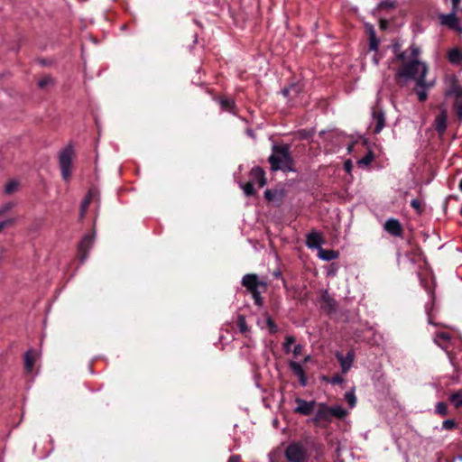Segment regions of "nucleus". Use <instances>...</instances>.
Instances as JSON below:
<instances>
[{
    "label": "nucleus",
    "mask_w": 462,
    "mask_h": 462,
    "mask_svg": "<svg viewBox=\"0 0 462 462\" xmlns=\"http://www.w3.org/2000/svg\"><path fill=\"white\" fill-rule=\"evenodd\" d=\"M420 51L414 44L410 47V55L405 62H402L395 73V79L399 86L403 87L410 80L415 81L414 90L420 102L428 97L427 90L433 84L426 82V75L428 73V66L426 63L419 60Z\"/></svg>",
    "instance_id": "1"
},
{
    "label": "nucleus",
    "mask_w": 462,
    "mask_h": 462,
    "mask_svg": "<svg viewBox=\"0 0 462 462\" xmlns=\"http://www.w3.org/2000/svg\"><path fill=\"white\" fill-rule=\"evenodd\" d=\"M288 146H273V154L269 157L272 171H292V160Z\"/></svg>",
    "instance_id": "2"
},
{
    "label": "nucleus",
    "mask_w": 462,
    "mask_h": 462,
    "mask_svg": "<svg viewBox=\"0 0 462 462\" xmlns=\"http://www.w3.org/2000/svg\"><path fill=\"white\" fill-rule=\"evenodd\" d=\"M320 135L323 142L334 144H367L366 139L362 136H359V139H354L352 135H346L337 129L321 131Z\"/></svg>",
    "instance_id": "3"
},
{
    "label": "nucleus",
    "mask_w": 462,
    "mask_h": 462,
    "mask_svg": "<svg viewBox=\"0 0 462 462\" xmlns=\"http://www.w3.org/2000/svg\"><path fill=\"white\" fill-rule=\"evenodd\" d=\"M266 184V178L263 170L258 166L254 167L249 175V181L246 183L239 182L240 188L245 196H253L255 194L254 186L263 188Z\"/></svg>",
    "instance_id": "4"
},
{
    "label": "nucleus",
    "mask_w": 462,
    "mask_h": 462,
    "mask_svg": "<svg viewBox=\"0 0 462 462\" xmlns=\"http://www.w3.org/2000/svg\"><path fill=\"white\" fill-rule=\"evenodd\" d=\"M284 455L288 462H306L309 457L306 446L300 442L291 443Z\"/></svg>",
    "instance_id": "5"
},
{
    "label": "nucleus",
    "mask_w": 462,
    "mask_h": 462,
    "mask_svg": "<svg viewBox=\"0 0 462 462\" xmlns=\"http://www.w3.org/2000/svg\"><path fill=\"white\" fill-rule=\"evenodd\" d=\"M75 153L71 146L61 150L59 153V162L61 171V176L64 180H69L71 176V165Z\"/></svg>",
    "instance_id": "6"
},
{
    "label": "nucleus",
    "mask_w": 462,
    "mask_h": 462,
    "mask_svg": "<svg viewBox=\"0 0 462 462\" xmlns=\"http://www.w3.org/2000/svg\"><path fill=\"white\" fill-rule=\"evenodd\" d=\"M385 125L384 113L379 107H374L372 110V120L370 123V129L374 134H378L382 131Z\"/></svg>",
    "instance_id": "7"
},
{
    "label": "nucleus",
    "mask_w": 462,
    "mask_h": 462,
    "mask_svg": "<svg viewBox=\"0 0 462 462\" xmlns=\"http://www.w3.org/2000/svg\"><path fill=\"white\" fill-rule=\"evenodd\" d=\"M457 10H453L449 14H442L439 15L440 23L456 32H462V26L459 19L456 16Z\"/></svg>",
    "instance_id": "8"
},
{
    "label": "nucleus",
    "mask_w": 462,
    "mask_h": 462,
    "mask_svg": "<svg viewBox=\"0 0 462 462\" xmlns=\"http://www.w3.org/2000/svg\"><path fill=\"white\" fill-rule=\"evenodd\" d=\"M94 236V234L84 236L79 245V257L81 263L86 261L88 253L93 245Z\"/></svg>",
    "instance_id": "9"
},
{
    "label": "nucleus",
    "mask_w": 462,
    "mask_h": 462,
    "mask_svg": "<svg viewBox=\"0 0 462 462\" xmlns=\"http://www.w3.org/2000/svg\"><path fill=\"white\" fill-rule=\"evenodd\" d=\"M384 230L393 236L401 237L402 236V225L395 218H390L385 222Z\"/></svg>",
    "instance_id": "10"
},
{
    "label": "nucleus",
    "mask_w": 462,
    "mask_h": 462,
    "mask_svg": "<svg viewBox=\"0 0 462 462\" xmlns=\"http://www.w3.org/2000/svg\"><path fill=\"white\" fill-rule=\"evenodd\" d=\"M297 407L295 408V412L302 414V415H310L313 412L314 407L316 405L315 402H307L302 399H296Z\"/></svg>",
    "instance_id": "11"
},
{
    "label": "nucleus",
    "mask_w": 462,
    "mask_h": 462,
    "mask_svg": "<svg viewBox=\"0 0 462 462\" xmlns=\"http://www.w3.org/2000/svg\"><path fill=\"white\" fill-rule=\"evenodd\" d=\"M289 366L292 373L299 378L300 384L305 386L307 384V377L302 365L295 361H290Z\"/></svg>",
    "instance_id": "12"
},
{
    "label": "nucleus",
    "mask_w": 462,
    "mask_h": 462,
    "mask_svg": "<svg viewBox=\"0 0 462 462\" xmlns=\"http://www.w3.org/2000/svg\"><path fill=\"white\" fill-rule=\"evenodd\" d=\"M336 356L340 363L342 372L346 373L352 366L355 357L354 352L349 351L346 356L337 352Z\"/></svg>",
    "instance_id": "13"
},
{
    "label": "nucleus",
    "mask_w": 462,
    "mask_h": 462,
    "mask_svg": "<svg viewBox=\"0 0 462 462\" xmlns=\"http://www.w3.org/2000/svg\"><path fill=\"white\" fill-rule=\"evenodd\" d=\"M306 244L309 248H316L319 250L322 247L321 245L324 244V239L319 233L313 231L307 236Z\"/></svg>",
    "instance_id": "14"
},
{
    "label": "nucleus",
    "mask_w": 462,
    "mask_h": 462,
    "mask_svg": "<svg viewBox=\"0 0 462 462\" xmlns=\"http://www.w3.org/2000/svg\"><path fill=\"white\" fill-rule=\"evenodd\" d=\"M329 407H328L324 403L319 404V409L316 412L315 418L313 419L314 422H319V421H330L331 420V415L329 412Z\"/></svg>",
    "instance_id": "15"
},
{
    "label": "nucleus",
    "mask_w": 462,
    "mask_h": 462,
    "mask_svg": "<svg viewBox=\"0 0 462 462\" xmlns=\"http://www.w3.org/2000/svg\"><path fill=\"white\" fill-rule=\"evenodd\" d=\"M402 43L396 41L392 44V51L397 60L405 62L410 55V49L408 51H402Z\"/></svg>",
    "instance_id": "16"
},
{
    "label": "nucleus",
    "mask_w": 462,
    "mask_h": 462,
    "mask_svg": "<svg viewBox=\"0 0 462 462\" xmlns=\"http://www.w3.org/2000/svg\"><path fill=\"white\" fill-rule=\"evenodd\" d=\"M447 118L448 116L446 110H441L440 113L435 118L434 126L439 134H442L446 130Z\"/></svg>",
    "instance_id": "17"
},
{
    "label": "nucleus",
    "mask_w": 462,
    "mask_h": 462,
    "mask_svg": "<svg viewBox=\"0 0 462 462\" xmlns=\"http://www.w3.org/2000/svg\"><path fill=\"white\" fill-rule=\"evenodd\" d=\"M242 284L252 292L257 290L258 278L255 274H245L242 279Z\"/></svg>",
    "instance_id": "18"
},
{
    "label": "nucleus",
    "mask_w": 462,
    "mask_h": 462,
    "mask_svg": "<svg viewBox=\"0 0 462 462\" xmlns=\"http://www.w3.org/2000/svg\"><path fill=\"white\" fill-rule=\"evenodd\" d=\"M321 301L322 308L327 310L328 311H332L336 310L337 303L335 300L329 295V293L325 291L321 294Z\"/></svg>",
    "instance_id": "19"
},
{
    "label": "nucleus",
    "mask_w": 462,
    "mask_h": 462,
    "mask_svg": "<svg viewBox=\"0 0 462 462\" xmlns=\"http://www.w3.org/2000/svg\"><path fill=\"white\" fill-rule=\"evenodd\" d=\"M450 340V335L447 332H438L434 337V342L442 349H447Z\"/></svg>",
    "instance_id": "20"
},
{
    "label": "nucleus",
    "mask_w": 462,
    "mask_h": 462,
    "mask_svg": "<svg viewBox=\"0 0 462 462\" xmlns=\"http://www.w3.org/2000/svg\"><path fill=\"white\" fill-rule=\"evenodd\" d=\"M36 357L37 354L34 350H29L25 353L24 366L28 373H31L32 371Z\"/></svg>",
    "instance_id": "21"
},
{
    "label": "nucleus",
    "mask_w": 462,
    "mask_h": 462,
    "mask_svg": "<svg viewBox=\"0 0 462 462\" xmlns=\"http://www.w3.org/2000/svg\"><path fill=\"white\" fill-rule=\"evenodd\" d=\"M318 256L319 259L324 261L335 260L338 257V253L334 250H328L320 247L318 250Z\"/></svg>",
    "instance_id": "22"
},
{
    "label": "nucleus",
    "mask_w": 462,
    "mask_h": 462,
    "mask_svg": "<svg viewBox=\"0 0 462 462\" xmlns=\"http://www.w3.org/2000/svg\"><path fill=\"white\" fill-rule=\"evenodd\" d=\"M448 96H455L456 98L462 99V86L457 84L455 81L452 82L449 88L447 91Z\"/></svg>",
    "instance_id": "23"
},
{
    "label": "nucleus",
    "mask_w": 462,
    "mask_h": 462,
    "mask_svg": "<svg viewBox=\"0 0 462 462\" xmlns=\"http://www.w3.org/2000/svg\"><path fill=\"white\" fill-rule=\"evenodd\" d=\"M448 60L453 64H458L462 60V53L458 49H453L448 51Z\"/></svg>",
    "instance_id": "24"
},
{
    "label": "nucleus",
    "mask_w": 462,
    "mask_h": 462,
    "mask_svg": "<svg viewBox=\"0 0 462 462\" xmlns=\"http://www.w3.org/2000/svg\"><path fill=\"white\" fill-rule=\"evenodd\" d=\"M329 410H330L329 412H330L331 418L332 417L343 418L346 414V410L340 405L329 407Z\"/></svg>",
    "instance_id": "25"
},
{
    "label": "nucleus",
    "mask_w": 462,
    "mask_h": 462,
    "mask_svg": "<svg viewBox=\"0 0 462 462\" xmlns=\"http://www.w3.org/2000/svg\"><path fill=\"white\" fill-rule=\"evenodd\" d=\"M450 402L454 404L455 407L458 408L462 406V392H457L450 395Z\"/></svg>",
    "instance_id": "26"
},
{
    "label": "nucleus",
    "mask_w": 462,
    "mask_h": 462,
    "mask_svg": "<svg viewBox=\"0 0 462 462\" xmlns=\"http://www.w3.org/2000/svg\"><path fill=\"white\" fill-rule=\"evenodd\" d=\"M19 187V182L17 180H10L6 185H5V192L6 194H12L14 192H15L17 190Z\"/></svg>",
    "instance_id": "27"
},
{
    "label": "nucleus",
    "mask_w": 462,
    "mask_h": 462,
    "mask_svg": "<svg viewBox=\"0 0 462 462\" xmlns=\"http://www.w3.org/2000/svg\"><path fill=\"white\" fill-rule=\"evenodd\" d=\"M237 327L241 333L245 334L248 331V327L246 324L245 318L243 315H239L237 317Z\"/></svg>",
    "instance_id": "28"
},
{
    "label": "nucleus",
    "mask_w": 462,
    "mask_h": 462,
    "mask_svg": "<svg viewBox=\"0 0 462 462\" xmlns=\"http://www.w3.org/2000/svg\"><path fill=\"white\" fill-rule=\"evenodd\" d=\"M374 160V154L372 152H368L365 156L357 161L359 166H368Z\"/></svg>",
    "instance_id": "29"
},
{
    "label": "nucleus",
    "mask_w": 462,
    "mask_h": 462,
    "mask_svg": "<svg viewBox=\"0 0 462 462\" xmlns=\"http://www.w3.org/2000/svg\"><path fill=\"white\" fill-rule=\"evenodd\" d=\"M454 108L458 120H462V99L456 98L454 102Z\"/></svg>",
    "instance_id": "30"
},
{
    "label": "nucleus",
    "mask_w": 462,
    "mask_h": 462,
    "mask_svg": "<svg viewBox=\"0 0 462 462\" xmlns=\"http://www.w3.org/2000/svg\"><path fill=\"white\" fill-rule=\"evenodd\" d=\"M295 343V337H292V336H287L285 337V341L283 343V349L286 353H290L291 351V346L292 344Z\"/></svg>",
    "instance_id": "31"
},
{
    "label": "nucleus",
    "mask_w": 462,
    "mask_h": 462,
    "mask_svg": "<svg viewBox=\"0 0 462 462\" xmlns=\"http://www.w3.org/2000/svg\"><path fill=\"white\" fill-rule=\"evenodd\" d=\"M345 399L346 402L353 408L356 405V398L354 392H348L345 394Z\"/></svg>",
    "instance_id": "32"
},
{
    "label": "nucleus",
    "mask_w": 462,
    "mask_h": 462,
    "mask_svg": "<svg viewBox=\"0 0 462 462\" xmlns=\"http://www.w3.org/2000/svg\"><path fill=\"white\" fill-rule=\"evenodd\" d=\"M436 412L442 415V416H445L448 414V407H447V404L445 402H438L437 405H436Z\"/></svg>",
    "instance_id": "33"
},
{
    "label": "nucleus",
    "mask_w": 462,
    "mask_h": 462,
    "mask_svg": "<svg viewBox=\"0 0 462 462\" xmlns=\"http://www.w3.org/2000/svg\"><path fill=\"white\" fill-rule=\"evenodd\" d=\"M312 134L310 131L301 130L296 134L297 140H309V137Z\"/></svg>",
    "instance_id": "34"
},
{
    "label": "nucleus",
    "mask_w": 462,
    "mask_h": 462,
    "mask_svg": "<svg viewBox=\"0 0 462 462\" xmlns=\"http://www.w3.org/2000/svg\"><path fill=\"white\" fill-rule=\"evenodd\" d=\"M379 46V40L376 37L369 38V50L377 51Z\"/></svg>",
    "instance_id": "35"
},
{
    "label": "nucleus",
    "mask_w": 462,
    "mask_h": 462,
    "mask_svg": "<svg viewBox=\"0 0 462 462\" xmlns=\"http://www.w3.org/2000/svg\"><path fill=\"white\" fill-rule=\"evenodd\" d=\"M89 203H90V194H88V197L81 203V210H80L81 217H83L85 215Z\"/></svg>",
    "instance_id": "36"
},
{
    "label": "nucleus",
    "mask_w": 462,
    "mask_h": 462,
    "mask_svg": "<svg viewBox=\"0 0 462 462\" xmlns=\"http://www.w3.org/2000/svg\"><path fill=\"white\" fill-rule=\"evenodd\" d=\"M52 82H53V80L51 77H45V78L42 79L41 80H39L38 86L41 88H43L47 87L48 85L52 84Z\"/></svg>",
    "instance_id": "37"
},
{
    "label": "nucleus",
    "mask_w": 462,
    "mask_h": 462,
    "mask_svg": "<svg viewBox=\"0 0 462 462\" xmlns=\"http://www.w3.org/2000/svg\"><path fill=\"white\" fill-rule=\"evenodd\" d=\"M14 207V203L7 202L2 206H0V216L5 214V212L11 210Z\"/></svg>",
    "instance_id": "38"
},
{
    "label": "nucleus",
    "mask_w": 462,
    "mask_h": 462,
    "mask_svg": "<svg viewBox=\"0 0 462 462\" xmlns=\"http://www.w3.org/2000/svg\"><path fill=\"white\" fill-rule=\"evenodd\" d=\"M411 206L418 212L422 211L421 202L418 199H414L411 201Z\"/></svg>",
    "instance_id": "39"
},
{
    "label": "nucleus",
    "mask_w": 462,
    "mask_h": 462,
    "mask_svg": "<svg viewBox=\"0 0 462 462\" xmlns=\"http://www.w3.org/2000/svg\"><path fill=\"white\" fill-rule=\"evenodd\" d=\"M251 293H252L253 298L254 300V303L256 305H258V306H261L262 305V297L260 295V292H259L258 289L254 291H252Z\"/></svg>",
    "instance_id": "40"
},
{
    "label": "nucleus",
    "mask_w": 462,
    "mask_h": 462,
    "mask_svg": "<svg viewBox=\"0 0 462 462\" xmlns=\"http://www.w3.org/2000/svg\"><path fill=\"white\" fill-rule=\"evenodd\" d=\"M456 423L453 420H446L442 423V428L445 430H451L455 428Z\"/></svg>",
    "instance_id": "41"
},
{
    "label": "nucleus",
    "mask_w": 462,
    "mask_h": 462,
    "mask_svg": "<svg viewBox=\"0 0 462 462\" xmlns=\"http://www.w3.org/2000/svg\"><path fill=\"white\" fill-rule=\"evenodd\" d=\"M220 104H221V106L226 110H230L233 106V101L230 99H222Z\"/></svg>",
    "instance_id": "42"
},
{
    "label": "nucleus",
    "mask_w": 462,
    "mask_h": 462,
    "mask_svg": "<svg viewBox=\"0 0 462 462\" xmlns=\"http://www.w3.org/2000/svg\"><path fill=\"white\" fill-rule=\"evenodd\" d=\"M329 383L332 384H339L344 383V378L339 374H335L331 379H329Z\"/></svg>",
    "instance_id": "43"
},
{
    "label": "nucleus",
    "mask_w": 462,
    "mask_h": 462,
    "mask_svg": "<svg viewBox=\"0 0 462 462\" xmlns=\"http://www.w3.org/2000/svg\"><path fill=\"white\" fill-rule=\"evenodd\" d=\"M380 8H393L394 7V2L383 0L379 4Z\"/></svg>",
    "instance_id": "44"
},
{
    "label": "nucleus",
    "mask_w": 462,
    "mask_h": 462,
    "mask_svg": "<svg viewBox=\"0 0 462 462\" xmlns=\"http://www.w3.org/2000/svg\"><path fill=\"white\" fill-rule=\"evenodd\" d=\"M352 168H353V163L350 160H346L345 162H344V169L345 171L347 172V173H351V171H352Z\"/></svg>",
    "instance_id": "45"
},
{
    "label": "nucleus",
    "mask_w": 462,
    "mask_h": 462,
    "mask_svg": "<svg viewBox=\"0 0 462 462\" xmlns=\"http://www.w3.org/2000/svg\"><path fill=\"white\" fill-rule=\"evenodd\" d=\"M267 324H268V327H269L270 331L272 333L276 332V330H277L276 325L274 324V322L272 320L271 318L267 319Z\"/></svg>",
    "instance_id": "46"
},
{
    "label": "nucleus",
    "mask_w": 462,
    "mask_h": 462,
    "mask_svg": "<svg viewBox=\"0 0 462 462\" xmlns=\"http://www.w3.org/2000/svg\"><path fill=\"white\" fill-rule=\"evenodd\" d=\"M302 349H303V346L300 345V344H298L294 346V349H293V355L294 356H298L301 354L302 352Z\"/></svg>",
    "instance_id": "47"
},
{
    "label": "nucleus",
    "mask_w": 462,
    "mask_h": 462,
    "mask_svg": "<svg viewBox=\"0 0 462 462\" xmlns=\"http://www.w3.org/2000/svg\"><path fill=\"white\" fill-rule=\"evenodd\" d=\"M12 223H13V219H8V220L0 222V231L2 229H4L5 227H6L7 226H10Z\"/></svg>",
    "instance_id": "48"
},
{
    "label": "nucleus",
    "mask_w": 462,
    "mask_h": 462,
    "mask_svg": "<svg viewBox=\"0 0 462 462\" xmlns=\"http://www.w3.org/2000/svg\"><path fill=\"white\" fill-rule=\"evenodd\" d=\"M264 197H265V199H266L267 200H272V199H273V197H274V194L273 193V191H272V190H270V189H266V190L264 191Z\"/></svg>",
    "instance_id": "49"
},
{
    "label": "nucleus",
    "mask_w": 462,
    "mask_h": 462,
    "mask_svg": "<svg viewBox=\"0 0 462 462\" xmlns=\"http://www.w3.org/2000/svg\"><path fill=\"white\" fill-rule=\"evenodd\" d=\"M367 30H368V33H369V38L376 37L375 31H374V28L373 25H369L367 27Z\"/></svg>",
    "instance_id": "50"
},
{
    "label": "nucleus",
    "mask_w": 462,
    "mask_h": 462,
    "mask_svg": "<svg viewBox=\"0 0 462 462\" xmlns=\"http://www.w3.org/2000/svg\"><path fill=\"white\" fill-rule=\"evenodd\" d=\"M228 462H240V457L234 455L229 458Z\"/></svg>",
    "instance_id": "51"
},
{
    "label": "nucleus",
    "mask_w": 462,
    "mask_h": 462,
    "mask_svg": "<svg viewBox=\"0 0 462 462\" xmlns=\"http://www.w3.org/2000/svg\"><path fill=\"white\" fill-rule=\"evenodd\" d=\"M292 89H294V87H291V88H284V89H282V94H283L285 97H288V96H289V94H290V92H291Z\"/></svg>",
    "instance_id": "52"
},
{
    "label": "nucleus",
    "mask_w": 462,
    "mask_h": 462,
    "mask_svg": "<svg viewBox=\"0 0 462 462\" xmlns=\"http://www.w3.org/2000/svg\"><path fill=\"white\" fill-rule=\"evenodd\" d=\"M452 1V4H453V10H457V6L459 5V3L461 2V0H451Z\"/></svg>",
    "instance_id": "53"
},
{
    "label": "nucleus",
    "mask_w": 462,
    "mask_h": 462,
    "mask_svg": "<svg viewBox=\"0 0 462 462\" xmlns=\"http://www.w3.org/2000/svg\"><path fill=\"white\" fill-rule=\"evenodd\" d=\"M310 360V356H305V358L303 360V364L308 363Z\"/></svg>",
    "instance_id": "54"
},
{
    "label": "nucleus",
    "mask_w": 462,
    "mask_h": 462,
    "mask_svg": "<svg viewBox=\"0 0 462 462\" xmlns=\"http://www.w3.org/2000/svg\"><path fill=\"white\" fill-rule=\"evenodd\" d=\"M375 64H378V59L376 58V56L374 55V58H373Z\"/></svg>",
    "instance_id": "55"
},
{
    "label": "nucleus",
    "mask_w": 462,
    "mask_h": 462,
    "mask_svg": "<svg viewBox=\"0 0 462 462\" xmlns=\"http://www.w3.org/2000/svg\"><path fill=\"white\" fill-rule=\"evenodd\" d=\"M459 189H460V190L462 191V180H460V182H459Z\"/></svg>",
    "instance_id": "56"
},
{
    "label": "nucleus",
    "mask_w": 462,
    "mask_h": 462,
    "mask_svg": "<svg viewBox=\"0 0 462 462\" xmlns=\"http://www.w3.org/2000/svg\"><path fill=\"white\" fill-rule=\"evenodd\" d=\"M351 148H352V146H351V145H348V150H349V152H351V150H352Z\"/></svg>",
    "instance_id": "57"
},
{
    "label": "nucleus",
    "mask_w": 462,
    "mask_h": 462,
    "mask_svg": "<svg viewBox=\"0 0 462 462\" xmlns=\"http://www.w3.org/2000/svg\"><path fill=\"white\" fill-rule=\"evenodd\" d=\"M461 213H462V209H461Z\"/></svg>",
    "instance_id": "58"
}]
</instances>
